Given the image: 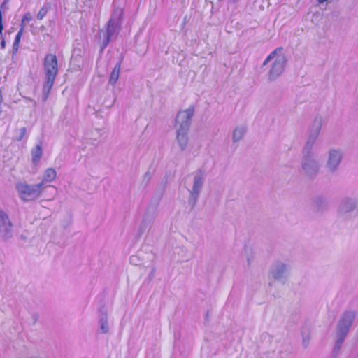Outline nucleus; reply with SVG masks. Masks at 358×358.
I'll return each instance as SVG.
<instances>
[{"mask_svg": "<svg viewBox=\"0 0 358 358\" xmlns=\"http://www.w3.org/2000/svg\"><path fill=\"white\" fill-rule=\"evenodd\" d=\"M246 132V127L243 125L236 127L232 134V139L234 143H236L241 140Z\"/></svg>", "mask_w": 358, "mask_h": 358, "instance_id": "f3484780", "label": "nucleus"}, {"mask_svg": "<svg viewBox=\"0 0 358 358\" xmlns=\"http://www.w3.org/2000/svg\"><path fill=\"white\" fill-rule=\"evenodd\" d=\"M0 46L1 49H4L6 47V41L3 38L1 41Z\"/></svg>", "mask_w": 358, "mask_h": 358, "instance_id": "393cba45", "label": "nucleus"}, {"mask_svg": "<svg viewBox=\"0 0 358 358\" xmlns=\"http://www.w3.org/2000/svg\"><path fill=\"white\" fill-rule=\"evenodd\" d=\"M322 124V117L321 115H316L308 126L307 138L304 145L314 147L321 131Z\"/></svg>", "mask_w": 358, "mask_h": 358, "instance_id": "6e6552de", "label": "nucleus"}, {"mask_svg": "<svg viewBox=\"0 0 358 358\" xmlns=\"http://www.w3.org/2000/svg\"><path fill=\"white\" fill-rule=\"evenodd\" d=\"M194 113V108L191 106L185 110L178 113L176 118V140L181 150L187 148L189 143L188 131L191 125V119Z\"/></svg>", "mask_w": 358, "mask_h": 358, "instance_id": "f257e3e1", "label": "nucleus"}, {"mask_svg": "<svg viewBox=\"0 0 358 358\" xmlns=\"http://www.w3.org/2000/svg\"><path fill=\"white\" fill-rule=\"evenodd\" d=\"M301 153V172L308 178L315 177L320 171V164L313 151V147L304 145Z\"/></svg>", "mask_w": 358, "mask_h": 358, "instance_id": "39448f33", "label": "nucleus"}, {"mask_svg": "<svg viewBox=\"0 0 358 358\" xmlns=\"http://www.w3.org/2000/svg\"><path fill=\"white\" fill-rule=\"evenodd\" d=\"M122 15L123 10L115 8L107 22L106 29L100 31L101 51H103L109 43L117 37L121 29Z\"/></svg>", "mask_w": 358, "mask_h": 358, "instance_id": "f03ea898", "label": "nucleus"}, {"mask_svg": "<svg viewBox=\"0 0 358 358\" xmlns=\"http://www.w3.org/2000/svg\"><path fill=\"white\" fill-rule=\"evenodd\" d=\"M19 48V43L15 44V42H13V50L15 52H17Z\"/></svg>", "mask_w": 358, "mask_h": 358, "instance_id": "b1692460", "label": "nucleus"}, {"mask_svg": "<svg viewBox=\"0 0 358 358\" xmlns=\"http://www.w3.org/2000/svg\"><path fill=\"white\" fill-rule=\"evenodd\" d=\"M31 160L32 163L37 166L39 163L41 157L43 154V148H42V143L40 142L38 143L32 150H31Z\"/></svg>", "mask_w": 358, "mask_h": 358, "instance_id": "2eb2a0df", "label": "nucleus"}, {"mask_svg": "<svg viewBox=\"0 0 358 358\" xmlns=\"http://www.w3.org/2000/svg\"><path fill=\"white\" fill-rule=\"evenodd\" d=\"M43 68L45 78L43 86V99L45 101L48 98L50 92L58 73L57 58L55 55L48 54L45 55L43 60Z\"/></svg>", "mask_w": 358, "mask_h": 358, "instance_id": "7ed1b4c3", "label": "nucleus"}, {"mask_svg": "<svg viewBox=\"0 0 358 358\" xmlns=\"http://www.w3.org/2000/svg\"><path fill=\"white\" fill-rule=\"evenodd\" d=\"M282 48H276L263 62V65L266 66L269 62L272 61L271 67L268 71V78L270 80H275L284 71L287 59L282 53Z\"/></svg>", "mask_w": 358, "mask_h": 358, "instance_id": "423d86ee", "label": "nucleus"}, {"mask_svg": "<svg viewBox=\"0 0 358 358\" xmlns=\"http://www.w3.org/2000/svg\"><path fill=\"white\" fill-rule=\"evenodd\" d=\"M303 343H304V345H306V338H304V336H303Z\"/></svg>", "mask_w": 358, "mask_h": 358, "instance_id": "bb28decb", "label": "nucleus"}, {"mask_svg": "<svg viewBox=\"0 0 358 358\" xmlns=\"http://www.w3.org/2000/svg\"><path fill=\"white\" fill-rule=\"evenodd\" d=\"M27 358H43V357H38V356H31V357H28Z\"/></svg>", "mask_w": 358, "mask_h": 358, "instance_id": "a878e982", "label": "nucleus"}, {"mask_svg": "<svg viewBox=\"0 0 358 358\" xmlns=\"http://www.w3.org/2000/svg\"><path fill=\"white\" fill-rule=\"evenodd\" d=\"M48 13V8L45 6L42 7L37 14V19L41 20Z\"/></svg>", "mask_w": 358, "mask_h": 358, "instance_id": "aec40b11", "label": "nucleus"}, {"mask_svg": "<svg viewBox=\"0 0 358 358\" xmlns=\"http://www.w3.org/2000/svg\"><path fill=\"white\" fill-rule=\"evenodd\" d=\"M0 236L3 241H8L13 236V224L8 215L0 209Z\"/></svg>", "mask_w": 358, "mask_h": 358, "instance_id": "9b49d317", "label": "nucleus"}, {"mask_svg": "<svg viewBox=\"0 0 358 358\" xmlns=\"http://www.w3.org/2000/svg\"><path fill=\"white\" fill-rule=\"evenodd\" d=\"M27 129L26 127H22L17 131V134L15 136V139L18 141H22L26 136Z\"/></svg>", "mask_w": 358, "mask_h": 358, "instance_id": "6ab92c4d", "label": "nucleus"}, {"mask_svg": "<svg viewBox=\"0 0 358 358\" xmlns=\"http://www.w3.org/2000/svg\"><path fill=\"white\" fill-rule=\"evenodd\" d=\"M322 201V199H317V203H318L319 201Z\"/></svg>", "mask_w": 358, "mask_h": 358, "instance_id": "c85d7f7f", "label": "nucleus"}, {"mask_svg": "<svg viewBox=\"0 0 358 358\" xmlns=\"http://www.w3.org/2000/svg\"><path fill=\"white\" fill-rule=\"evenodd\" d=\"M134 258H135V257H131L130 258V261H131V262H133V260H134Z\"/></svg>", "mask_w": 358, "mask_h": 358, "instance_id": "cd10ccee", "label": "nucleus"}, {"mask_svg": "<svg viewBox=\"0 0 358 358\" xmlns=\"http://www.w3.org/2000/svg\"><path fill=\"white\" fill-rule=\"evenodd\" d=\"M358 199L355 197L343 198L338 206V215L340 217H344L348 213L354 211L357 206Z\"/></svg>", "mask_w": 358, "mask_h": 358, "instance_id": "f8f14e48", "label": "nucleus"}, {"mask_svg": "<svg viewBox=\"0 0 358 358\" xmlns=\"http://www.w3.org/2000/svg\"><path fill=\"white\" fill-rule=\"evenodd\" d=\"M31 20H32V17H31V15L29 13H27L24 14L23 15V17H22V22H21V27L22 25L24 26V22L25 21L29 22V21H31Z\"/></svg>", "mask_w": 358, "mask_h": 358, "instance_id": "4be33fe9", "label": "nucleus"}, {"mask_svg": "<svg viewBox=\"0 0 358 358\" xmlns=\"http://www.w3.org/2000/svg\"><path fill=\"white\" fill-rule=\"evenodd\" d=\"M343 159V152L338 148H332L328 151V157L326 162V168L328 171L335 173Z\"/></svg>", "mask_w": 358, "mask_h": 358, "instance_id": "9d476101", "label": "nucleus"}, {"mask_svg": "<svg viewBox=\"0 0 358 358\" xmlns=\"http://www.w3.org/2000/svg\"><path fill=\"white\" fill-rule=\"evenodd\" d=\"M356 316L357 312L353 310L345 311L341 315L336 328L335 345L333 350L334 355H337L339 353Z\"/></svg>", "mask_w": 358, "mask_h": 358, "instance_id": "20e7f679", "label": "nucleus"}, {"mask_svg": "<svg viewBox=\"0 0 358 358\" xmlns=\"http://www.w3.org/2000/svg\"><path fill=\"white\" fill-rule=\"evenodd\" d=\"M205 181V176L201 170H197L193 173V186L190 192L189 203L194 206L201 192Z\"/></svg>", "mask_w": 358, "mask_h": 358, "instance_id": "1a4fd4ad", "label": "nucleus"}, {"mask_svg": "<svg viewBox=\"0 0 358 358\" xmlns=\"http://www.w3.org/2000/svg\"><path fill=\"white\" fill-rule=\"evenodd\" d=\"M57 176L56 171L52 168L47 169L43 176L42 180L38 184H42L41 188L44 190L45 188L50 187L55 190L56 188L54 186L47 185L55 180Z\"/></svg>", "mask_w": 358, "mask_h": 358, "instance_id": "4468645a", "label": "nucleus"}, {"mask_svg": "<svg viewBox=\"0 0 358 358\" xmlns=\"http://www.w3.org/2000/svg\"><path fill=\"white\" fill-rule=\"evenodd\" d=\"M24 29V26L22 25L20 29L19 30V31L17 32V34H16L15 40H14V42H15V44L20 43Z\"/></svg>", "mask_w": 358, "mask_h": 358, "instance_id": "412c9836", "label": "nucleus"}, {"mask_svg": "<svg viewBox=\"0 0 358 358\" xmlns=\"http://www.w3.org/2000/svg\"><path fill=\"white\" fill-rule=\"evenodd\" d=\"M289 270V266L288 264L277 261L271 266L270 273L275 280L285 282L288 275Z\"/></svg>", "mask_w": 358, "mask_h": 358, "instance_id": "ddd939ff", "label": "nucleus"}, {"mask_svg": "<svg viewBox=\"0 0 358 358\" xmlns=\"http://www.w3.org/2000/svg\"><path fill=\"white\" fill-rule=\"evenodd\" d=\"M41 185L42 184L30 185L20 181L15 184V189L20 199L24 201H31L41 196L43 192Z\"/></svg>", "mask_w": 358, "mask_h": 358, "instance_id": "0eeeda50", "label": "nucleus"}, {"mask_svg": "<svg viewBox=\"0 0 358 358\" xmlns=\"http://www.w3.org/2000/svg\"><path fill=\"white\" fill-rule=\"evenodd\" d=\"M3 29V24H2V13H1V11L0 10V34H1V36H2Z\"/></svg>", "mask_w": 358, "mask_h": 358, "instance_id": "5701e85b", "label": "nucleus"}, {"mask_svg": "<svg viewBox=\"0 0 358 358\" xmlns=\"http://www.w3.org/2000/svg\"><path fill=\"white\" fill-rule=\"evenodd\" d=\"M99 324L103 333L108 331V326L106 315H103L99 320Z\"/></svg>", "mask_w": 358, "mask_h": 358, "instance_id": "a211bd4d", "label": "nucleus"}, {"mask_svg": "<svg viewBox=\"0 0 358 358\" xmlns=\"http://www.w3.org/2000/svg\"><path fill=\"white\" fill-rule=\"evenodd\" d=\"M122 62V58L120 59V61L115 64L114 69L110 73L108 83L111 85H115L119 79Z\"/></svg>", "mask_w": 358, "mask_h": 358, "instance_id": "dca6fc26", "label": "nucleus"}]
</instances>
